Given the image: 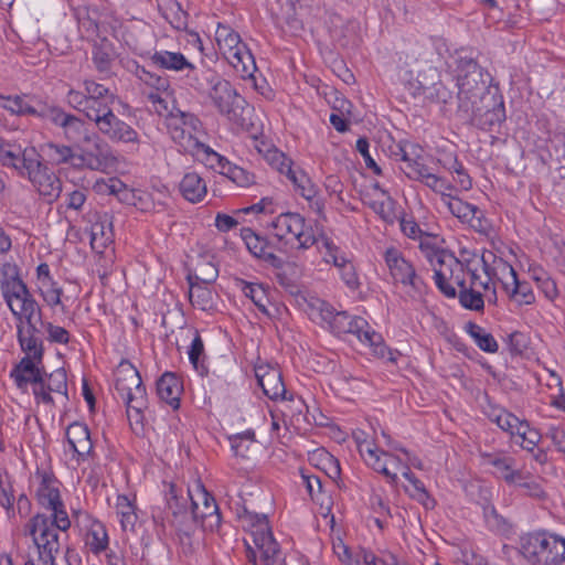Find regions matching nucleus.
<instances>
[{"label":"nucleus","instance_id":"17","mask_svg":"<svg viewBox=\"0 0 565 565\" xmlns=\"http://www.w3.org/2000/svg\"><path fill=\"white\" fill-rule=\"evenodd\" d=\"M84 141L90 147L84 149L88 159V169L94 171H106L116 162V157L109 143L98 134L84 135Z\"/></svg>","mask_w":565,"mask_h":565},{"label":"nucleus","instance_id":"22","mask_svg":"<svg viewBox=\"0 0 565 565\" xmlns=\"http://www.w3.org/2000/svg\"><path fill=\"white\" fill-rule=\"evenodd\" d=\"M200 495L203 500L202 507H200L198 502L192 497H190L191 514H196L195 527L198 526L199 521H201V526L204 530L214 531L221 525V514L218 507L214 498L211 497L205 490H203Z\"/></svg>","mask_w":565,"mask_h":565},{"label":"nucleus","instance_id":"10","mask_svg":"<svg viewBox=\"0 0 565 565\" xmlns=\"http://www.w3.org/2000/svg\"><path fill=\"white\" fill-rule=\"evenodd\" d=\"M249 518L253 526L256 527V531L253 532L254 543L262 552L264 565H286L279 544L268 526L267 516L255 514Z\"/></svg>","mask_w":565,"mask_h":565},{"label":"nucleus","instance_id":"20","mask_svg":"<svg viewBox=\"0 0 565 565\" xmlns=\"http://www.w3.org/2000/svg\"><path fill=\"white\" fill-rule=\"evenodd\" d=\"M242 237L253 256L276 269L282 268L284 260L274 253V247L267 238L257 235L249 227L242 228Z\"/></svg>","mask_w":565,"mask_h":565},{"label":"nucleus","instance_id":"50","mask_svg":"<svg viewBox=\"0 0 565 565\" xmlns=\"http://www.w3.org/2000/svg\"><path fill=\"white\" fill-rule=\"evenodd\" d=\"M409 484L411 487H406L405 490L411 498L423 504L427 510L435 508L436 501L429 495L424 483L418 478L412 479Z\"/></svg>","mask_w":565,"mask_h":565},{"label":"nucleus","instance_id":"1","mask_svg":"<svg viewBox=\"0 0 565 565\" xmlns=\"http://www.w3.org/2000/svg\"><path fill=\"white\" fill-rule=\"evenodd\" d=\"M191 85L200 92H209L210 99L221 115L237 125H245L247 102L228 81L221 78L214 71L204 68L195 74V83Z\"/></svg>","mask_w":565,"mask_h":565},{"label":"nucleus","instance_id":"29","mask_svg":"<svg viewBox=\"0 0 565 565\" xmlns=\"http://www.w3.org/2000/svg\"><path fill=\"white\" fill-rule=\"evenodd\" d=\"M181 392V382L172 372L163 373L157 381V393L159 398L169 404L173 409H178L180 407Z\"/></svg>","mask_w":565,"mask_h":565},{"label":"nucleus","instance_id":"45","mask_svg":"<svg viewBox=\"0 0 565 565\" xmlns=\"http://www.w3.org/2000/svg\"><path fill=\"white\" fill-rule=\"evenodd\" d=\"M114 100L115 98L88 99L84 115L87 119L96 124L113 110L111 104Z\"/></svg>","mask_w":565,"mask_h":565},{"label":"nucleus","instance_id":"15","mask_svg":"<svg viewBox=\"0 0 565 565\" xmlns=\"http://www.w3.org/2000/svg\"><path fill=\"white\" fill-rule=\"evenodd\" d=\"M98 132L113 142L138 143V132L113 110L95 124Z\"/></svg>","mask_w":565,"mask_h":565},{"label":"nucleus","instance_id":"40","mask_svg":"<svg viewBox=\"0 0 565 565\" xmlns=\"http://www.w3.org/2000/svg\"><path fill=\"white\" fill-rule=\"evenodd\" d=\"M10 310L21 322L35 319L40 323L43 321L41 308L31 294L19 301V309H15L14 306H10Z\"/></svg>","mask_w":565,"mask_h":565},{"label":"nucleus","instance_id":"57","mask_svg":"<svg viewBox=\"0 0 565 565\" xmlns=\"http://www.w3.org/2000/svg\"><path fill=\"white\" fill-rule=\"evenodd\" d=\"M68 113L60 107L49 106L45 103L39 102V110L36 116L51 121L53 125L62 128Z\"/></svg>","mask_w":565,"mask_h":565},{"label":"nucleus","instance_id":"4","mask_svg":"<svg viewBox=\"0 0 565 565\" xmlns=\"http://www.w3.org/2000/svg\"><path fill=\"white\" fill-rule=\"evenodd\" d=\"M36 497L43 508L51 510V514L38 513L31 518L25 525V534L30 535L33 524H35V522L40 524L41 521L46 525L49 532H66L71 526V520L64 509L58 489L53 486L51 476L46 473L42 475Z\"/></svg>","mask_w":565,"mask_h":565},{"label":"nucleus","instance_id":"25","mask_svg":"<svg viewBox=\"0 0 565 565\" xmlns=\"http://www.w3.org/2000/svg\"><path fill=\"white\" fill-rule=\"evenodd\" d=\"M457 259L452 253L446 252L439 254V258L435 264H430L434 269V279L438 289L448 298H455L457 291L455 287L449 284L455 266L449 260Z\"/></svg>","mask_w":565,"mask_h":565},{"label":"nucleus","instance_id":"37","mask_svg":"<svg viewBox=\"0 0 565 565\" xmlns=\"http://www.w3.org/2000/svg\"><path fill=\"white\" fill-rule=\"evenodd\" d=\"M196 160L201 161L204 166L210 169L217 171L220 174H223L225 167L228 163V160L217 152H215L212 148L206 146L202 141V147H198L195 152H191Z\"/></svg>","mask_w":565,"mask_h":565},{"label":"nucleus","instance_id":"41","mask_svg":"<svg viewBox=\"0 0 565 565\" xmlns=\"http://www.w3.org/2000/svg\"><path fill=\"white\" fill-rule=\"evenodd\" d=\"M215 39L225 57L230 52L235 53V50H241V47L245 46L241 42L239 34L226 25L218 24Z\"/></svg>","mask_w":565,"mask_h":565},{"label":"nucleus","instance_id":"18","mask_svg":"<svg viewBox=\"0 0 565 565\" xmlns=\"http://www.w3.org/2000/svg\"><path fill=\"white\" fill-rule=\"evenodd\" d=\"M33 543L39 552V561L42 565H56V554L60 552L58 533L49 532L46 525L41 521L33 524L31 534Z\"/></svg>","mask_w":565,"mask_h":565},{"label":"nucleus","instance_id":"34","mask_svg":"<svg viewBox=\"0 0 565 565\" xmlns=\"http://www.w3.org/2000/svg\"><path fill=\"white\" fill-rule=\"evenodd\" d=\"M108 544L109 540L105 525L99 521H94L86 535V545L89 547V551L95 555H99L107 550Z\"/></svg>","mask_w":565,"mask_h":565},{"label":"nucleus","instance_id":"3","mask_svg":"<svg viewBox=\"0 0 565 565\" xmlns=\"http://www.w3.org/2000/svg\"><path fill=\"white\" fill-rule=\"evenodd\" d=\"M520 552L534 565H559L565 562V539L547 531L520 537Z\"/></svg>","mask_w":565,"mask_h":565},{"label":"nucleus","instance_id":"7","mask_svg":"<svg viewBox=\"0 0 565 565\" xmlns=\"http://www.w3.org/2000/svg\"><path fill=\"white\" fill-rule=\"evenodd\" d=\"M171 139L186 153L195 152L202 147L203 127L201 120L193 114L177 110L168 119Z\"/></svg>","mask_w":565,"mask_h":565},{"label":"nucleus","instance_id":"19","mask_svg":"<svg viewBox=\"0 0 565 565\" xmlns=\"http://www.w3.org/2000/svg\"><path fill=\"white\" fill-rule=\"evenodd\" d=\"M500 264L502 265L503 271L508 274V278H502L500 281L509 298L519 306L534 303L535 295L531 285L527 281H520L515 269L510 264L502 259H500Z\"/></svg>","mask_w":565,"mask_h":565},{"label":"nucleus","instance_id":"28","mask_svg":"<svg viewBox=\"0 0 565 565\" xmlns=\"http://www.w3.org/2000/svg\"><path fill=\"white\" fill-rule=\"evenodd\" d=\"M116 58V51L107 38L95 42L92 49V61L96 71L105 77L110 76L113 63Z\"/></svg>","mask_w":565,"mask_h":565},{"label":"nucleus","instance_id":"24","mask_svg":"<svg viewBox=\"0 0 565 565\" xmlns=\"http://www.w3.org/2000/svg\"><path fill=\"white\" fill-rule=\"evenodd\" d=\"M2 271L4 275V279L2 280L1 288L3 297L9 307L13 306V299L19 302L31 294L26 285L19 277L17 266L4 264L2 267Z\"/></svg>","mask_w":565,"mask_h":565},{"label":"nucleus","instance_id":"14","mask_svg":"<svg viewBox=\"0 0 565 565\" xmlns=\"http://www.w3.org/2000/svg\"><path fill=\"white\" fill-rule=\"evenodd\" d=\"M40 383L33 385V395L38 402L46 405H53L54 401L51 393H60L67 399V375L64 369H57L47 373L43 366Z\"/></svg>","mask_w":565,"mask_h":565},{"label":"nucleus","instance_id":"32","mask_svg":"<svg viewBox=\"0 0 565 565\" xmlns=\"http://www.w3.org/2000/svg\"><path fill=\"white\" fill-rule=\"evenodd\" d=\"M484 460L488 465L494 467L498 477L502 478L509 484H514L524 479L522 471L514 469V459L511 457L486 455Z\"/></svg>","mask_w":565,"mask_h":565},{"label":"nucleus","instance_id":"38","mask_svg":"<svg viewBox=\"0 0 565 565\" xmlns=\"http://www.w3.org/2000/svg\"><path fill=\"white\" fill-rule=\"evenodd\" d=\"M322 320L326 321L335 334L347 333L350 316L345 311H335L331 306L322 303L320 309Z\"/></svg>","mask_w":565,"mask_h":565},{"label":"nucleus","instance_id":"60","mask_svg":"<svg viewBox=\"0 0 565 565\" xmlns=\"http://www.w3.org/2000/svg\"><path fill=\"white\" fill-rule=\"evenodd\" d=\"M47 157L56 164H66L72 158L73 148L65 145L46 143L45 145Z\"/></svg>","mask_w":565,"mask_h":565},{"label":"nucleus","instance_id":"56","mask_svg":"<svg viewBox=\"0 0 565 565\" xmlns=\"http://www.w3.org/2000/svg\"><path fill=\"white\" fill-rule=\"evenodd\" d=\"M222 175L226 177L238 186H248L254 183V174L238 166L232 164L230 161Z\"/></svg>","mask_w":565,"mask_h":565},{"label":"nucleus","instance_id":"26","mask_svg":"<svg viewBox=\"0 0 565 565\" xmlns=\"http://www.w3.org/2000/svg\"><path fill=\"white\" fill-rule=\"evenodd\" d=\"M448 209L456 217L468 222L473 228L484 232L487 227V220L482 211L473 204L463 202L457 198H450Z\"/></svg>","mask_w":565,"mask_h":565},{"label":"nucleus","instance_id":"42","mask_svg":"<svg viewBox=\"0 0 565 565\" xmlns=\"http://www.w3.org/2000/svg\"><path fill=\"white\" fill-rule=\"evenodd\" d=\"M287 178L294 183L296 190L303 199L310 201L317 195V185L310 180V178L303 171H296L292 168L288 167Z\"/></svg>","mask_w":565,"mask_h":565},{"label":"nucleus","instance_id":"63","mask_svg":"<svg viewBox=\"0 0 565 565\" xmlns=\"http://www.w3.org/2000/svg\"><path fill=\"white\" fill-rule=\"evenodd\" d=\"M118 508L120 509L119 513L121 515V525L124 529H127L128 526L134 527L137 515L134 511L132 504L129 502L127 497H119L118 498Z\"/></svg>","mask_w":565,"mask_h":565},{"label":"nucleus","instance_id":"36","mask_svg":"<svg viewBox=\"0 0 565 565\" xmlns=\"http://www.w3.org/2000/svg\"><path fill=\"white\" fill-rule=\"evenodd\" d=\"M465 330L475 340L480 350L488 353H495L498 351L499 345L493 335L479 324L469 321L465 324Z\"/></svg>","mask_w":565,"mask_h":565},{"label":"nucleus","instance_id":"51","mask_svg":"<svg viewBox=\"0 0 565 565\" xmlns=\"http://www.w3.org/2000/svg\"><path fill=\"white\" fill-rule=\"evenodd\" d=\"M278 23L285 32H289L294 35L298 34L303 29L302 21L297 17L292 3H287L285 12L278 18Z\"/></svg>","mask_w":565,"mask_h":565},{"label":"nucleus","instance_id":"58","mask_svg":"<svg viewBox=\"0 0 565 565\" xmlns=\"http://www.w3.org/2000/svg\"><path fill=\"white\" fill-rule=\"evenodd\" d=\"M78 28L83 38L89 39L98 35L99 28L95 18L90 17L87 10H78L77 13Z\"/></svg>","mask_w":565,"mask_h":565},{"label":"nucleus","instance_id":"43","mask_svg":"<svg viewBox=\"0 0 565 565\" xmlns=\"http://www.w3.org/2000/svg\"><path fill=\"white\" fill-rule=\"evenodd\" d=\"M413 95H423L425 98L443 104H447L452 98V92L441 82L434 83L431 86L419 83Z\"/></svg>","mask_w":565,"mask_h":565},{"label":"nucleus","instance_id":"47","mask_svg":"<svg viewBox=\"0 0 565 565\" xmlns=\"http://www.w3.org/2000/svg\"><path fill=\"white\" fill-rule=\"evenodd\" d=\"M190 274L193 276L194 282L211 285L216 280L218 269L211 260L201 259L198 262L194 271Z\"/></svg>","mask_w":565,"mask_h":565},{"label":"nucleus","instance_id":"62","mask_svg":"<svg viewBox=\"0 0 565 565\" xmlns=\"http://www.w3.org/2000/svg\"><path fill=\"white\" fill-rule=\"evenodd\" d=\"M83 86L87 99L115 98L114 94H111L107 87L95 81L85 79Z\"/></svg>","mask_w":565,"mask_h":565},{"label":"nucleus","instance_id":"11","mask_svg":"<svg viewBox=\"0 0 565 565\" xmlns=\"http://www.w3.org/2000/svg\"><path fill=\"white\" fill-rule=\"evenodd\" d=\"M115 388L126 402L142 404L147 397L146 387L138 370L126 360H122L115 371Z\"/></svg>","mask_w":565,"mask_h":565},{"label":"nucleus","instance_id":"31","mask_svg":"<svg viewBox=\"0 0 565 565\" xmlns=\"http://www.w3.org/2000/svg\"><path fill=\"white\" fill-rule=\"evenodd\" d=\"M179 190L191 203L203 201L207 193L205 180L196 172H186L179 184Z\"/></svg>","mask_w":565,"mask_h":565},{"label":"nucleus","instance_id":"35","mask_svg":"<svg viewBox=\"0 0 565 565\" xmlns=\"http://www.w3.org/2000/svg\"><path fill=\"white\" fill-rule=\"evenodd\" d=\"M226 60L236 72L242 74V77L252 76L256 70L254 56L246 46L235 50V53L230 52L226 54Z\"/></svg>","mask_w":565,"mask_h":565},{"label":"nucleus","instance_id":"8","mask_svg":"<svg viewBox=\"0 0 565 565\" xmlns=\"http://www.w3.org/2000/svg\"><path fill=\"white\" fill-rule=\"evenodd\" d=\"M271 226L279 241H296L298 249H308L318 242L311 227H307L306 218L299 213H281L273 221Z\"/></svg>","mask_w":565,"mask_h":565},{"label":"nucleus","instance_id":"44","mask_svg":"<svg viewBox=\"0 0 565 565\" xmlns=\"http://www.w3.org/2000/svg\"><path fill=\"white\" fill-rule=\"evenodd\" d=\"M238 284L242 286L244 295L249 298L262 312H267L266 303L268 299L264 286L243 279H239Z\"/></svg>","mask_w":565,"mask_h":565},{"label":"nucleus","instance_id":"16","mask_svg":"<svg viewBox=\"0 0 565 565\" xmlns=\"http://www.w3.org/2000/svg\"><path fill=\"white\" fill-rule=\"evenodd\" d=\"M347 333L356 335L361 342L366 343L372 348L373 353L376 356L381 359L386 358L391 362L395 361L393 353L383 343L382 335L375 332L365 319L361 317L350 318Z\"/></svg>","mask_w":565,"mask_h":565},{"label":"nucleus","instance_id":"46","mask_svg":"<svg viewBox=\"0 0 565 565\" xmlns=\"http://www.w3.org/2000/svg\"><path fill=\"white\" fill-rule=\"evenodd\" d=\"M136 76L146 85L153 87L158 92H166L170 87V81L167 76L159 75L147 70L146 66H136Z\"/></svg>","mask_w":565,"mask_h":565},{"label":"nucleus","instance_id":"54","mask_svg":"<svg viewBox=\"0 0 565 565\" xmlns=\"http://www.w3.org/2000/svg\"><path fill=\"white\" fill-rule=\"evenodd\" d=\"M365 450L369 456L367 458H365L366 463L369 466H371L376 472L384 475L392 482H396V480H397L396 472H392L390 470V468L387 467V461H384L380 457V455L377 452V448H372L367 445Z\"/></svg>","mask_w":565,"mask_h":565},{"label":"nucleus","instance_id":"27","mask_svg":"<svg viewBox=\"0 0 565 565\" xmlns=\"http://www.w3.org/2000/svg\"><path fill=\"white\" fill-rule=\"evenodd\" d=\"M66 439L78 458H85L93 449L90 433L85 424L74 422L66 429Z\"/></svg>","mask_w":565,"mask_h":565},{"label":"nucleus","instance_id":"59","mask_svg":"<svg viewBox=\"0 0 565 565\" xmlns=\"http://www.w3.org/2000/svg\"><path fill=\"white\" fill-rule=\"evenodd\" d=\"M322 241L326 248V255L323 257L326 263H331L339 269L342 264H345L348 260H350V258H348L347 255L342 253L331 239L323 237Z\"/></svg>","mask_w":565,"mask_h":565},{"label":"nucleus","instance_id":"12","mask_svg":"<svg viewBox=\"0 0 565 565\" xmlns=\"http://www.w3.org/2000/svg\"><path fill=\"white\" fill-rule=\"evenodd\" d=\"M190 492L188 497H179L174 484L169 487V498L167 499L168 509L172 514L171 524L175 527L182 543L184 539L190 540L191 534L195 531V515L191 514V509H188V501L190 500Z\"/></svg>","mask_w":565,"mask_h":565},{"label":"nucleus","instance_id":"61","mask_svg":"<svg viewBox=\"0 0 565 565\" xmlns=\"http://www.w3.org/2000/svg\"><path fill=\"white\" fill-rule=\"evenodd\" d=\"M41 328L47 333V340L53 343L67 344L70 342V333L63 328L49 321H41Z\"/></svg>","mask_w":565,"mask_h":565},{"label":"nucleus","instance_id":"53","mask_svg":"<svg viewBox=\"0 0 565 565\" xmlns=\"http://www.w3.org/2000/svg\"><path fill=\"white\" fill-rule=\"evenodd\" d=\"M395 204L396 202L387 196L381 201H372L370 203V207L387 224H393L395 220H397V215L395 213Z\"/></svg>","mask_w":565,"mask_h":565},{"label":"nucleus","instance_id":"2","mask_svg":"<svg viewBox=\"0 0 565 565\" xmlns=\"http://www.w3.org/2000/svg\"><path fill=\"white\" fill-rule=\"evenodd\" d=\"M490 75L473 58L461 57L458 62V109L472 110L476 104L484 102L486 96H493L494 89L488 86Z\"/></svg>","mask_w":565,"mask_h":565},{"label":"nucleus","instance_id":"64","mask_svg":"<svg viewBox=\"0 0 565 565\" xmlns=\"http://www.w3.org/2000/svg\"><path fill=\"white\" fill-rule=\"evenodd\" d=\"M341 279L347 285L348 288L352 290H356L360 286L359 277L356 274V269L352 260H348L345 264L339 268Z\"/></svg>","mask_w":565,"mask_h":565},{"label":"nucleus","instance_id":"49","mask_svg":"<svg viewBox=\"0 0 565 565\" xmlns=\"http://www.w3.org/2000/svg\"><path fill=\"white\" fill-rule=\"evenodd\" d=\"M460 305L469 310L481 311L484 307L483 295L472 287H463L458 294Z\"/></svg>","mask_w":565,"mask_h":565},{"label":"nucleus","instance_id":"21","mask_svg":"<svg viewBox=\"0 0 565 565\" xmlns=\"http://www.w3.org/2000/svg\"><path fill=\"white\" fill-rule=\"evenodd\" d=\"M150 63L152 66L171 72H181L188 70V77L195 83V74H200L201 70L188 61V58L180 52H170L166 50L156 51L150 55Z\"/></svg>","mask_w":565,"mask_h":565},{"label":"nucleus","instance_id":"5","mask_svg":"<svg viewBox=\"0 0 565 565\" xmlns=\"http://www.w3.org/2000/svg\"><path fill=\"white\" fill-rule=\"evenodd\" d=\"M24 356L10 372L18 388L24 391L29 383H40L43 373L44 347L41 338L18 335Z\"/></svg>","mask_w":565,"mask_h":565},{"label":"nucleus","instance_id":"33","mask_svg":"<svg viewBox=\"0 0 565 565\" xmlns=\"http://www.w3.org/2000/svg\"><path fill=\"white\" fill-rule=\"evenodd\" d=\"M1 106L15 115H31L36 116L39 110V102L32 103V99H28L25 96H3L0 94Z\"/></svg>","mask_w":565,"mask_h":565},{"label":"nucleus","instance_id":"52","mask_svg":"<svg viewBox=\"0 0 565 565\" xmlns=\"http://www.w3.org/2000/svg\"><path fill=\"white\" fill-rule=\"evenodd\" d=\"M39 290L43 300L50 307L61 306L62 310H65V306L62 302L63 289L53 279L39 285Z\"/></svg>","mask_w":565,"mask_h":565},{"label":"nucleus","instance_id":"30","mask_svg":"<svg viewBox=\"0 0 565 565\" xmlns=\"http://www.w3.org/2000/svg\"><path fill=\"white\" fill-rule=\"evenodd\" d=\"M113 216L108 213L99 214L92 224L90 245L92 248L102 253L113 242Z\"/></svg>","mask_w":565,"mask_h":565},{"label":"nucleus","instance_id":"23","mask_svg":"<svg viewBox=\"0 0 565 565\" xmlns=\"http://www.w3.org/2000/svg\"><path fill=\"white\" fill-rule=\"evenodd\" d=\"M255 376L264 394L270 399L285 398L286 387L277 367L269 364L256 365Z\"/></svg>","mask_w":565,"mask_h":565},{"label":"nucleus","instance_id":"9","mask_svg":"<svg viewBox=\"0 0 565 565\" xmlns=\"http://www.w3.org/2000/svg\"><path fill=\"white\" fill-rule=\"evenodd\" d=\"M472 125L482 130H491L494 126L505 120L504 102L498 87H494L493 96H486L484 102L476 104L472 110L462 111Z\"/></svg>","mask_w":565,"mask_h":565},{"label":"nucleus","instance_id":"55","mask_svg":"<svg viewBox=\"0 0 565 565\" xmlns=\"http://www.w3.org/2000/svg\"><path fill=\"white\" fill-rule=\"evenodd\" d=\"M63 135L68 141H76L82 136L86 135L85 122L76 117L75 115L70 114L66 117L63 126H62Z\"/></svg>","mask_w":565,"mask_h":565},{"label":"nucleus","instance_id":"39","mask_svg":"<svg viewBox=\"0 0 565 565\" xmlns=\"http://www.w3.org/2000/svg\"><path fill=\"white\" fill-rule=\"evenodd\" d=\"M188 281L190 285L189 299L191 303L201 310H207L212 308V291L203 284L194 282L193 276L191 274L188 275Z\"/></svg>","mask_w":565,"mask_h":565},{"label":"nucleus","instance_id":"13","mask_svg":"<svg viewBox=\"0 0 565 565\" xmlns=\"http://www.w3.org/2000/svg\"><path fill=\"white\" fill-rule=\"evenodd\" d=\"M385 262L395 282L409 286L416 295L423 294L425 289L424 280L416 274L413 265L403 258L396 249L386 250Z\"/></svg>","mask_w":565,"mask_h":565},{"label":"nucleus","instance_id":"48","mask_svg":"<svg viewBox=\"0 0 565 565\" xmlns=\"http://www.w3.org/2000/svg\"><path fill=\"white\" fill-rule=\"evenodd\" d=\"M21 151L20 149L13 150L9 146L0 145V161L3 166L12 167L24 177L23 159L26 157V150Z\"/></svg>","mask_w":565,"mask_h":565},{"label":"nucleus","instance_id":"6","mask_svg":"<svg viewBox=\"0 0 565 565\" xmlns=\"http://www.w3.org/2000/svg\"><path fill=\"white\" fill-rule=\"evenodd\" d=\"M40 158L34 148L26 150V157L23 159L24 175L28 177L45 202L53 203L60 198L62 182L47 166L42 163Z\"/></svg>","mask_w":565,"mask_h":565}]
</instances>
